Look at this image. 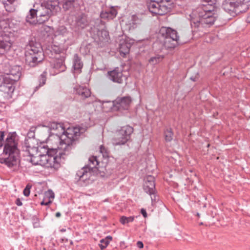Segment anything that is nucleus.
<instances>
[{
  "instance_id": "1",
  "label": "nucleus",
  "mask_w": 250,
  "mask_h": 250,
  "mask_svg": "<svg viewBox=\"0 0 250 250\" xmlns=\"http://www.w3.org/2000/svg\"><path fill=\"white\" fill-rule=\"evenodd\" d=\"M49 128L56 132L52 133L49 139L56 138L60 143L58 148L64 150L66 153H70L78 137L84 132V129L80 127H68L65 130L63 124L56 122L50 123Z\"/></svg>"
},
{
  "instance_id": "2",
  "label": "nucleus",
  "mask_w": 250,
  "mask_h": 250,
  "mask_svg": "<svg viewBox=\"0 0 250 250\" xmlns=\"http://www.w3.org/2000/svg\"><path fill=\"white\" fill-rule=\"evenodd\" d=\"M5 132L0 131V148L3 146L0 162L8 167L16 166L20 162V150L18 147L19 139L16 132H9L4 141Z\"/></svg>"
},
{
  "instance_id": "3",
  "label": "nucleus",
  "mask_w": 250,
  "mask_h": 250,
  "mask_svg": "<svg viewBox=\"0 0 250 250\" xmlns=\"http://www.w3.org/2000/svg\"><path fill=\"white\" fill-rule=\"evenodd\" d=\"M25 61L26 65L34 67L44 60V53L40 43L30 41L25 48Z\"/></svg>"
},
{
  "instance_id": "4",
  "label": "nucleus",
  "mask_w": 250,
  "mask_h": 250,
  "mask_svg": "<svg viewBox=\"0 0 250 250\" xmlns=\"http://www.w3.org/2000/svg\"><path fill=\"white\" fill-rule=\"evenodd\" d=\"M56 149H51L48 150L46 154H40V165L46 167L57 168L59 166V164L62 159H64L65 157L69 153H64V150L58 148L54 155L52 152H54Z\"/></svg>"
},
{
  "instance_id": "5",
  "label": "nucleus",
  "mask_w": 250,
  "mask_h": 250,
  "mask_svg": "<svg viewBox=\"0 0 250 250\" xmlns=\"http://www.w3.org/2000/svg\"><path fill=\"white\" fill-rule=\"evenodd\" d=\"M158 38L161 40V46L166 49L174 48L179 43V37L177 31L170 27H162Z\"/></svg>"
},
{
  "instance_id": "6",
  "label": "nucleus",
  "mask_w": 250,
  "mask_h": 250,
  "mask_svg": "<svg viewBox=\"0 0 250 250\" xmlns=\"http://www.w3.org/2000/svg\"><path fill=\"white\" fill-rule=\"evenodd\" d=\"M250 7V0H224L222 8L233 17L246 12Z\"/></svg>"
},
{
  "instance_id": "7",
  "label": "nucleus",
  "mask_w": 250,
  "mask_h": 250,
  "mask_svg": "<svg viewBox=\"0 0 250 250\" xmlns=\"http://www.w3.org/2000/svg\"><path fill=\"white\" fill-rule=\"evenodd\" d=\"M60 9L58 0H50L42 3L36 9L39 17V23L47 21L49 17L55 15Z\"/></svg>"
},
{
  "instance_id": "8",
  "label": "nucleus",
  "mask_w": 250,
  "mask_h": 250,
  "mask_svg": "<svg viewBox=\"0 0 250 250\" xmlns=\"http://www.w3.org/2000/svg\"><path fill=\"white\" fill-rule=\"evenodd\" d=\"M100 162L96 156H91L89 158V163L85 165L76 173L78 180L84 182L96 172L100 168Z\"/></svg>"
},
{
  "instance_id": "9",
  "label": "nucleus",
  "mask_w": 250,
  "mask_h": 250,
  "mask_svg": "<svg viewBox=\"0 0 250 250\" xmlns=\"http://www.w3.org/2000/svg\"><path fill=\"white\" fill-rule=\"evenodd\" d=\"M134 129L129 125L122 127L120 129L117 131L113 139V144L115 146L125 145L131 138Z\"/></svg>"
},
{
  "instance_id": "10",
  "label": "nucleus",
  "mask_w": 250,
  "mask_h": 250,
  "mask_svg": "<svg viewBox=\"0 0 250 250\" xmlns=\"http://www.w3.org/2000/svg\"><path fill=\"white\" fill-rule=\"evenodd\" d=\"M167 5H164L160 0H150L147 3L149 11L154 15H164L167 13Z\"/></svg>"
},
{
  "instance_id": "11",
  "label": "nucleus",
  "mask_w": 250,
  "mask_h": 250,
  "mask_svg": "<svg viewBox=\"0 0 250 250\" xmlns=\"http://www.w3.org/2000/svg\"><path fill=\"white\" fill-rule=\"evenodd\" d=\"M107 77L113 82L118 83H122L124 81L127 79V77L123 74V70L119 67H116L114 70L108 71Z\"/></svg>"
},
{
  "instance_id": "12",
  "label": "nucleus",
  "mask_w": 250,
  "mask_h": 250,
  "mask_svg": "<svg viewBox=\"0 0 250 250\" xmlns=\"http://www.w3.org/2000/svg\"><path fill=\"white\" fill-rule=\"evenodd\" d=\"M21 70L20 66L15 65L11 67L8 70H5L4 73L8 80H10L16 83L21 77Z\"/></svg>"
},
{
  "instance_id": "13",
  "label": "nucleus",
  "mask_w": 250,
  "mask_h": 250,
  "mask_svg": "<svg viewBox=\"0 0 250 250\" xmlns=\"http://www.w3.org/2000/svg\"><path fill=\"white\" fill-rule=\"evenodd\" d=\"M65 57L63 55L60 56L59 58L56 57L51 62V67L55 70L56 74L64 72L66 69L64 64Z\"/></svg>"
},
{
  "instance_id": "14",
  "label": "nucleus",
  "mask_w": 250,
  "mask_h": 250,
  "mask_svg": "<svg viewBox=\"0 0 250 250\" xmlns=\"http://www.w3.org/2000/svg\"><path fill=\"white\" fill-rule=\"evenodd\" d=\"M131 102L130 97H118L114 102L113 105L118 110H127Z\"/></svg>"
},
{
  "instance_id": "15",
  "label": "nucleus",
  "mask_w": 250,
  "mask_h": 250,
  "mask_svg": "<svg viewBox=\"0 0 250 250\" xmlns=\"http://www.w3.org/2000/svg\"><path fill=\"white\" fill-rule=\"evenodd\" d=\"M143 185L144 191L150 196L154 195L156 191L154 177L151 175L146 176Z\"/></svg>"
},
{
  "instance_id": "16",
  "label": "nucleus",
  "mask_w": 250,
  "mask_h": 250,
  "mask_svg": "<svg viewBox=\"0 0 250 250\" xmlns=\"http://www.w3.org/2000/svg\"><path fill=\"white\" fill-rule=\"evenodd\" d=\"M74 92L83 100L90 97L91 94L90 89L85 86H76L74 88Z\"/></svg>"
},
{
  "instance_id": "17",
  "label": "nucleus",
  "mask_w": 250,
  "mask_h": 250,
  "mask_svg": "<svg viewBox=\"0 0 250 250\" xmlns=\"http://www.w3.org/2000/svg\"><path fill=\"white\" fill-rule=\"evenodd\" d=\"M87 16L84 13H81L77 16L75 20L76 26L78 29H83L89 25Z\"/></svg>"
},
{
  "instance_id": "18",
  "label": "nucleus",
  "mask_w": 250,
  "mask_h": 250,
  "mask_svg": "<svg viewBox=\"0 0 250 250\" xmlns=\"http://www.w3.org/2000/svg\"><path fill=\"white\" fill-rule=\"evenodd\" d=\"M199 18H201V22L202 24H207L209 26L212 25L216 20L217 15L215 13L213 14H203L200 12V14H198Z\"/></svg>"
},
{
  "instance_id": "19",
  "label": "nucleus",
  "mask_w": 250,
  "mask_h": 250,
  "mask_svg": "<svg viewBox=\"0 0 250 250\" xmlns=\"http://www.w3.org/2000/svg\"><path fill=\"white\" fill-rule=\"evenodd\" d=\"M92 32L95 36V39L97 38L100 42L107 39L109 36L108 32L103 28H98L94 27L92 29Z\"/></svg>"
},
{
  "instance_id": "20",
  "label": "nucleus",
  "mask_w": 250,
  "mask_h": 250,
  "mask_svg": "<svg viewBox=\"0 0 250 250\" xmlns=\"http://www.w3.org/2000/svg\"><path fill=\"white\" fill-rule=\"evenodd\" d=\"M7 82H4L0 90L8 95H11L15 90L16 82L9 80Z\"/></svg>"
},
{
  "instance_id": "21",
  "label": "nucleus",
  "mask_w": 250,
  "mask_h": 250,
  "mask_svg": "<svg viewBox=\"0 0 250 250\" xmlns=\"http://www.w3.org/2000/svg\"><path fill=\"white\" fill-rule=\"evenodd\" d=\"M26 21L31 24H36L39 23V17L36 9H31L28 14L26 16Z\"/></svg>"
},
{
  "instance_id": "22",
  "label": "nucleus",
  "mask_w": 250,
  "mask_h": 250,
  "mask_svg": "<svg viewBox=\"0 0 250 250\" xmlns=\"http://www.w3.org/2000/svg\"><path fill=\"white\" fill-rule=\"evenodd\" d=\"M64 50V48L61 45H51L48 46L45 50V53L51 56L50 57H53V54L58 55L62 53Z\"/></svg>"
},
{
  "instance_id": "23",
  "label": "nucleus",
  "mask_w": 250,
  "mask_h": 250,
  "mask_svg": "<svg viewBox=\"0 0 250 250\" xmlns=\"http://www.w3.org/2000/svg\"><path fill=\"white\" fill-rule=\"evenodd\" d=\"M215 8V4H202V5L199 6L196 9V12L198 14H200L201 13H203V14L204 13L206 14H213L214 13V11Z\"/></svg>"
},
{
  "instance_id": "24",
  "label": "nucleus",
  "mask_w": 250,
  "mask_h": 250,
  "mask_svg": "<svg viewBox=\"0 0 250 250\" xmlns=\"http://www.w3.org/2000/svg\"><path fill=\"white\" fill-rule=\"evenodd\" d=\"M117 13V10L114 7H111L105 11L102 12L100 16L102 19L113 20L116 17Z\"/></svg>"
},
{
  "instance_id": "25",
  "label": "nucleus",
  "mask_w": 250,
  "mask_h": 250,
  "mask_svg": "<svg viewBox=\"0 0 250 250\" xmlns=\"http://www.w3.org/2000/svg\"><path fill=\"white\" fill-rule=\"evenodd\" d=\"M33 141H34V140L30 138L25 140L24 147H26L25 151H27L29 153V150H30V152L32 153L35 152L36 153V155H37L38 154V147L33 145Z\"/></svg>"
},
{
  "instance_id": "26",
  "label": "nucleus",
  "mask_w": 250,
  "mask_h": 250,
  "mask_svg": "<svg viewBox=\"0 0 250 250\" xmlns=\"http://www.w3.org/2000/svg\"><path fill=\"white\" fill-rule=\"evenodd\" d=\"M47 72L46 71H44L40 75L38 78L39 84L35 87L34 92H35L38 90L42 86L45 84L47 79Z\"/></svg>"
},
{
  "instance_id": "27",
  "label": "nucleus",
  "mask_w": 250,
  "mask_h": 250,
  "mask_svg": "<svg viewBox=\"0 0 250 250\" xmlns=\"http://www.w3.org/2000/svg\"><path fill=\"white\" fill-rule=\"evenodd\" d=\"M73 68L75 70L80 71L83 66V63L81 61L80 57L78 54H76L74 56Z\"/></svg>"
},
{
  "instance_id": "28",
  "label": "nucleus",
  "mask_w": 250,
  "mask_h": 250,
  "mask_svg": "<svg viewBox=\"0 0 250 250\" xmlns=\"http://www.w3.org/2000/svg\"><path fill=\"white\" fill-rule=\"evenodd\" d=\"M15 0H2V2L4 5L5 10L8 12H13L15 8L13 3Z\"/></svg>"
},
{
  "instance_id": "29",
  "label": "nucleus",
  "mask_w": 250,
  "mask_h": 250,
  "mask_svg": "<svg viewBox=\"0 0 250 250\" xmlns=\"http://www.w3.org/2000/svg\"><path fill=\"white\" fill-rule=\"evenodd\" d=\"M174 133L171 128L166 129L164 132L165 141L167 142H171L173 138Z\"/></svg>"
},
{
  "instance_id": "30",
  "label": "nucleus",
  "mask_w": 250,
  "mask_h": 250,
  "mask_svg": "<svg viewBox=\"0 0 250 250\" xmlns=\"http://www.w3.org/2000/svg\"><path fill=\"white\" fill-rule=\"evenodd\" d=\"M112 237L111 236H107L105 238L100 240V244H99L101 250L105 249L112 240Z\"/></svg>"
},
{
  "instance_id": "31",
  "label": "nucleus",
  "mask_w": 250,
  "mask_h": 250,
  "mask_svg": "<svg viewBox=\"0 0 250 250\" xmlns=\"http://www.w3.org/2000/svg\"><path fill=\"white\" fill-rule=\"evenodd\" d=\"M69 34L66 27L63 25L59 26L55 31V35H61L62 36H66Z\"/></svg>"
},
{
  "instance_id": "32",
  "label": "nucleus",
  "mask_w": 250,
  "mask_h": 250,
  "mask_svg": "<svg viewBox=\"0 0 250 250\" xmlns=\"http://www.w3.org/2000/svg\"><path fill=\"white\" fill-rule=\"evenodd\" d=\"M164 58V57L163 55H156L154 57H151L148 60V62L151 65H155L161 62Z\"/></svg>"
},
{
  "instance_id": "33",
  "label": "nucleus",
  "mask_w": 250,
  "mask_h": 250,
  "mask_svg": "<svg viewBox=\"0 0 250 250\" xmlns=\"http://www.w3.org/2000/svg\"><path fill=\"white\" fill-rule=\"evenodd\" d=\"M29 155L30 156V162L34 165H40V154H38L37 156H34L33 152H30L29 150Z\"/></svg>"
},
{
  "instance_id": "34",
  "label": "nucleus",
  "mask_w": 250,
  "mask_h": 250,
  "mask_svg": "<svg viewBox=\"0 0 250 250\" xmlns=\"http://www.w3.org/2000/svg\"><path fill=\"white\" fill-rule=\"evenodd\" d=\"M130 45L126 43H123L120 44V52L121 54L125 55L129 52Z\"/></svg>"
},
{
  "instance_id": "35",
  "label": "nucleus",
  "mask_w": 250,
  "mask_h": 250,
  "mask_svg": "<svg viewBox=\"0 0 250 250\" xmlns=\"http://www.w3.org/2000/svg\"><path fill=\"white\" fill-rule=\"evenodd\" d=\"M75 0H63L62 7L65 10H69L73 6Z\"/></svg>"
},
{
  "instance_id": "36",
  "label": "nucleus",
  "mask_w": 250,
  "mask_h": 250,
  "mask_svg": "<svg viewBox=\"0 0 250 250\" xmlns=\"http://www.w3.org/2000/svg\"><path fill=\"white\" fill-rule=\"evenodd\" d=\"M134 219V217L133 216H130L127 217L125 216H123L120 218V222L122 224L125 225L126 223L133 222Z\"/></svg>"
},
{
  "instance_id": "37",
  "label": "nucleus",
  "mask_w": 250,
  "mask_h": 250,
  "mask_svg": "<svg viewBox=\"0 0 250 250\" xmlns=\"http://www.w3.org/2000/svg\"><path fill=\"white\" fill-rule=\"evenodd\" d=\"M191 25L196 28L200 27V26L203 27L204 24L201 22V18L200 20H193L191 21Z\"/></svg>"
},
{
  "instance_id": "38",
  "label": "nucleus",
  "mask_w": 250,
  "mask_h": 250,
  "mask_svg": "<svg viewBox=\"0 0 250 250\" xmlns=\"http://www.w3.org/2000/svg\"><path fill=\"white\" fill-rule=\"evenodd\" d=\"M100 151L102 154L103 157L107 158L109 156V151L104 146H101L100 147Z\"/></svg>"
},
{
  "instance_id": "39",
  "label": "nucleus",
  "mask_w": 250,
  "mask_h": 250,
  "mask_svg": "<svg viewBox=\"0 0 250 250\" xmlns=\"http://www.w3.org/2000/svg\"><path fill=\"white\" fill-rule=\"evenodd\" d=\"M161 2H164V5H167V12L170 11L173 7L172 0H160Z\"/></svg>"
},
{
  "instance_id": "40",
  "label": "nucleus",
  "mask_w": 250,
  "mask_h": 250,
  "mask_svg": "<svg viewBox=\"0 0 250 250\" xmlns=\"http://www.w3.org/2000/svg\"><path fill=\"white\" fill-rule=\"evenodd\" d=\"M159 39V41H156L153 44L154 48L156 49L157 50L159 51L160 50H162L164 46H162V42L161 40Z\"/></svg>"
},
{
  "instance_id": "41",
  "label": "nucleus",
  "mask_w": 250,
  "mask_h": 250,
  "mask_svg": "<svg viewBox=\"0 0 250 250\" xmlns=\"http://www.w3.org/2000/svg\"><path fill=\"white\" fill-rule=\"evenodd\" d=\"M30 188H31V186L27 185L26 186V187H25V188L24 189L23 193L25 196L28 197L30 193Z\"/></svg>"
},
{
  "instance_id": "42",
  "label": "nucleus",
  "mask_w": 250,
  "mask_h": 250,
  "mask_svg": "<svg viewBox=\"0 0 250 250\" xmlns=\"http://www.w3.org/2000/svg\"><path fill=\"white\" fill-rule=\"evenodd\" d=\"M8 79L6 77L5 75H2L0 76V88H1L2 84L4 83V82H7Z\"/></svg>"
},
{
  "instance_id": "43",
  "label": "nucleus",
  "mask_w": 250,
  "mask_h": 250,
  "mask_svg": "<svg viewBox=\"0 0 250 250\" xmlns=\"http://www.w3.org/2000/svg\"><path fill=\"white\" fill-rule=\"evenodd\" d=\"M46 195H47V197L49 199H53L54 198V194L51 190H48V193L46 194Z\"/></svg>"
},
{
  "instance_id": "44",
  "label": "nucleus",
  "mask_w": 250,
  "mask_h": 250,
  "mask_svg": "<svg viewBox=\"0 0 250 250\" xmlns=\"http://www.w3.org/2000/svg\"><path fill=\"white\" fill-rule=\"evenodd\" d=\"M105 170L107 172V170H109L110 169H111V171H109L108 173H111L112 171L113 170L114 167H110V165L109 163H107L105 166L104 167Z\"/></svg>"
},
{
  "instance_id": "45",
  "label": "nucleus",
  "mask_w": 250,
  "mask_h": 250,
  "mask_svg": "<svg viewBox=\"0 0 250 250\" xmlns=\"http://www.w3.org/2000/svg\"><path fill=\"white\" fill-rule=\"evenodd\" d=\"M52 201H50V200H49L47 202H45L44 200H43L41 203V204L42 205H45V206H48L49 205V204H50L51 203Z\"/></svg>"
},
{
  "instance_id": "46",
  "label": "nucleus",
  "mask_w": 250,
  "mask_h": 250,
  "mask_svg": "<svg viewBox=\"0 0 250 250\" xmlns=\"http://www.w3.org/2000/svg\"><path fill=\"white\" fill-rule=\"evenodd\" d=\"M204 1L206 2L207 4H215L216 3L215 0H204Z\"/></svg>"
},
{
  "instance_id": "47",
  "label": "nucleus",
  "mask_w": 250,
  "mask_h": 250,
  "mask_svg": "<svg viewBox=\"0 0 250 250\" xmlns=\"http://www.w3.org/2000/svg\"><path fill=\"white\" fill-rule=\"evenodd\" d=\"M141 213L145 218L147 217V213L145 209L142 208L141 209Z\"/></svg>"
},
{
  "instance_id": "48",
  "label": "nucleus",
  "mask_w": 250,
  "mask_h": 250,
  "mask_svg": "<svg viewBox=\"0 0 250 250\" xmlns=\"http://www.w3.org/2000/svg\"><path fill=\"white\" fill-rule=\"evenodd\" d=\"M15 204L18 206H22V203L21 202V201L20 199V198H17L15 201Z\"/></svg>"
},
{
  "instance_id": "49",
  "label": "nucleus",
  "mask_w": 250,
  "mask_h": 250,
  "mask_svg": "<svg viewBox=\"0 0 250 250\" xmlns=\"http://www.w3.org/2000/svg\"><path fill=\"white\" fill-rule=\"evenodd\" d=\"M137 246L139 248H143L144 247V244L141 241H138L136 244Z\"/></svg>"
},
{
  "instance_id": "50",
  "label": "nucleus",
  "mask_w": 250,
  "mask_h": 250,
  "mask_svg": "<svg viewBox=\"0 0 250 250\" xmlns=\"http://www.w3.org/2000/svg\"><path fill=\"white\" fill-rule=\"evenodd\" d=\"M37 220L38 221V222H35L33 224L34 228H37L39 227V220L38 219H37Z\"/></svg>"
},
{
  "instance_id": "51",
  "label": "nucleus",
  "mask_w": 250,
  "mask_h": 250,
  "mask_svg": "<svg viewBox=\"0 0 250 250\" xmlns=\"http://www.w3.org/2000/svg\"><path fill=\"white\" fill-rule=\"evenodd\" d=\"M99 23V24H101L102 25V26H103L104 27V22H103L101 20H100V21H97V22H96V23Z\"/></svg>"
},
{
  "instance_id": "52",
  "label": "nucleus",
  "mask_w": 250,
  "mask_h": 250,
  "mask_svg": "<svg viewBox=\"0 0 250 250\" xmlns=\"http://www.w3.org/2000/svg\"><path fill=\"white\" fill-rule=\"evenodd\" d=\"M61 216V213L60 212H57L56 213L55 216L57 218L60 217Z\"/></svg>"
},
{
  "instance_id": "53",
  "label": "nucleus",
  "mask_w": 250,
  "mask_h": 250,
  "mask_svg": "<svg viewBox=\"0 0 250 250\" xmlns=\"http://www.w3.org/2000/svg\"><path fill=\"white\" fill-rule=\"evenodd\" d=\"M190 79L193 81V82H195L196 80V79L195 78H193V77H191L190 78Z\"/></svg>"
},
{
  "instance_id": "54",
  "label": "nucleus",
  "mask_w": 250,
  "mask_h": 250,
  "mask_svg": "<svg viewBox=\"0 0 250 250\" xmlns=\"http://www.w3.org/2000/svg\"><path fill=\"white\" fill-rule=\"evenodd\" d=\"M197 216L199 217L200 216V214L199 213H197Z\"/></svg>"
},
{
  "instance_id": "55",
  "label": "nucleus",
  "mask_w": 250,
  "mask_h": 250,
  "mask_svg": "<svg viewBox=\"0 0 250 250\" xmlns=\"http://www.w3.org/2000/svg\"><path fill=\"white\" fill-rule=\"evenodd\" d=\"M151 197V199H152V200L153 201V198H152V197Z\"/></svg>"
}]
</instances>
